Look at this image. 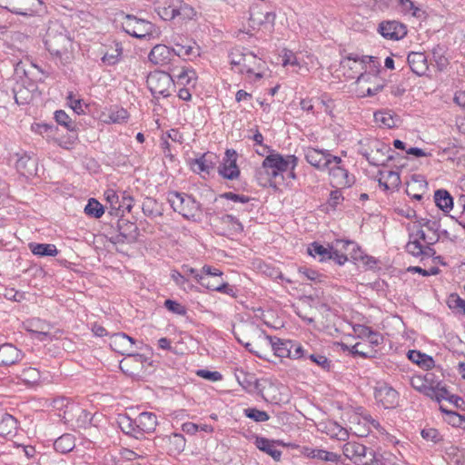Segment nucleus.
<instances>
[{"label": "nucleus", "mask_w": 465, "mask_h": 465, "mask_svg": "<svg viewBox=\"0 0 465 465\" xmlns=\"http://www.w3.org/2000/svg\"><path fill=\"white\" fill-rule=\"evenodd\" d=\"M420 241H422V239L420 238L419 235H416V232L410 233V241L406 245V251L415 257L426 253V251L420 243Z\"/></svg>", "instance_id": "obj_43"}, {"label": "nucleus", "mask_w": 465, "mask_h": 465, "mask_svg": "<svg viewBox=\"0 0 465 465\" xmlns=\"http://www.w3.org/2000/svg\"><path fill=\"white\" fill-rule=\"evenodd\" d=\"M54 407L55 409H57V410H60V411H62L63 408H65V410L64 411L63 415L59 414V416L62 417L63 419H64L65 420H70V417H68L67 415L70 412H72L74 411V409H75V406L74 404H70L69 401L66 399H64V398L54 400Z\"/></svg>", "instance_id": "obj_53"}, {"label": "nucleus", "mask_w": 465, "mask_h": 465, "mask_svg": "<svg viewBox=\"0 0 465 465\" xmlns=\"http://www.w3.org/2000/svg\"><path fill=\"white\" fill-rule=\"evenodd\" d=\"M167 200L173 210L183 218L193 222L200 220L201 203L193 195L173 191L168 193Z\"/></svg>", "instance_id": "obj_4"}, {"label": "nucleus", "mask_w": 465, "mask_h": 465, "mask_svg": "<svg viewBox=\"0 0 465 465\" xmlns=\"http://www.w3.org/2000/svg\"><path fill=\"white\" fill-rule=\"evenodd\" d=\"M236 161V152L232 149H227L223 163L218 167V173L224 179H237L240 175V169Z\"/></svg>", "instance_id": "obj_19"}, {"label": "nucleus", "mask_w": 465, "mask_h": 465, "mask_svg": "<svg viewBox=\"0 0 465 465\" xmlns=\"http://www.w3.org/2000/svg\"><path fill=\"white\" fill-rule=\"evenodd\" d=\"M173 84V80L170 73L163 71L150 73L146 79L147 87L154 97H168Z\"/></svg>", "instance_id": "obj_9"}, {"label": "nucleus", "mask_w": 465, "mask_h": 465, "mask_svg": "<svg viewBox=\"0 0 465 465\" xmlns=\"http://www.w3.org/2000/svg\"><path fill=\"white\" fill-rule=\"evenodd\" d=\"M123 29L130 35L142 39L153 33V25L145 20L127 15L123 23Z\"/></svg>", "instance_id": "obj_15"}, {"label": "nucleus", "mask_w": 465, "mask_h": 465, "mask_svg": "<svg viewBox=\"0 0 465 465\" xmlns=\"http://www.w3.org/2000/svg\"><path fill=\"white\" fill-rule=\"evenodd\" d=\"M398 4L401 6L402 12H411V15L416 17L420 15L419 13L420 12V9L417 7L411 0H398Z\"/></svg>", "instance_id": "obj_59"}, {"label": "nucleus", "mask_w": 465, "mask_h": 465, "mask_svg": "<svg viewBox=\"0 0 465 465\" xmlns=\"http://www.w3.org/2000/svg\"><path fill=\"white\" fill-rule=\"evenodd\" d=\"M123 54L122 45L115 43L114 47L108 49L102 57V63L104 65L112 66L119 63Z\"/></svg>", "instance_id": "obj_40"}, {"label": "nucleus", "mask_w": 465, "mask_h": 465, "mask_svg": "<svg viewBox=\"0 0 465 465\" xmlns=\"http://www.w3.org/2000/svg\"><path fill=\"white\" fill-rule=\"evenodd\" d=\"M148 58L150 62L159 66L173 65L175 61L173 50L165 45H156L151 50Z\"/></svg>", "instance_id": "obj_20"}, {"label": "nucleus", "mask_w": 465, "mask_h": 465, "mask_svg": "<svg viewBox=\"0 0 465 465\" xmlns=\"http://www.w3.org/2000/svg\"><path fill=\"white\" fill-rule=\"evenodd\" d=\"M395 152L387 144L375 142L370 153H364L370 164L374 166L385 165L394 158Z\"/></svg>", "instance_id": "obj_16"}, {"label": "nucleus", "mask_w": 465, "mask_h": 465, "mask_svg": "<svg viewBox=\"0 0 465 465\" xmlns=\"http://www.w3.org/2000/svg\"><path fill=\"white\" fill-rule=\"evenodd\" d=\"M308 252L312 257L319 256L321 262L331 260V247L326 248L318 242H313L308 248Z\"/></svg>", "instance_id": "obj_45"}, {"label": "nucleus", "mask_w": 465, "mask_h": 465, "mask_svg": "<svg viewBox=\"0 0 465 465\" xmlns=\"http://www.w3.org/2000/svg\"><path fill=\"white\" fill-rule=\"evenodd\" d=\"M169 450L173 453H180L185 448V438L183 434L173 433L168 437Z\"/></svg>", "instance_id": "obj_48"}, {"label": "nucleus", "mask_w": 465, "mask_h": 465, "mask_svg": "<svg viewBox=\"0 0 465 465\" xmlns=\"http://www.w3.org/2000/svg\"><path fill=\"white\" fill-rule=\"evenodd\" d=\"M408 358L413 363H416L417 365L426 369L430 370L432 367H434V360L432 357L421 353L419 351L411 350L408 352Z\"/></svg>", "instance_id": "obj_38"}, {"label": "nucleus", "mask_w": 465, "mask_h": 465, "mask_svg": "<svg viewBox=\"0 0 465 465\" xmlns=\"http://www.w3.org/2000/svg\"><path fill=\"white\" fill-rule=\"evenodd\" d=\"M164 307L168 311L172 312L174 314H178V315H185L186 314V308L175 301H173L170 299L166 300L164 302Z\"/></svg>", "instance_id": "obj_58"}, {"label": "nucleus", "mask_w": 465, "mask_h": 465, "mask_svg": "<svg viewBox=\"0 0 465 465\" xmlns=\"http://www.w3.org/2000/svg\"><path fill=\"white\" fill-rule=\"evenodd\" d=\"M343 455L356 465H368L376 456L372 450H368L363 444L348 441L342 447Z\"/></svg>", "instance_id": "obj_11"}, {"label": "nucleus", "mask_w": 465, "mask_h": 465, "mask_svg": "<svg viewBox=\"0 0 465 465\" xmlns=\"http://www.w3.org/2000/svg\"><path fill=\"white\" fill-rule=\"evenodd\" d=\"M420 434L424 440L428 441H432L434 443H437L441 440L439 431L434 428L423 429Z\"/></svg>", "instance_id": "obj_63"}, {"label": "nucleus", "mask_w": 465, "mask_h": 465, "mask_svg": "<svg viewBox=\"0 0 465 465\" xmlns=\"http://www.w3.org/2000/svg\"><path fill=\"white\" fill-rule=\"evenodd\" d=\"M427 226L425 227L430 233L426 234L423 229H417L416 235H419L420 238L422 239V242H424L428 246L426 249L428 251H432V249L430 247V245H433L440 239V223L439 220L432 219L430 222L426 223Z\"/></svg>", "instance_id": "obj_23"}, {"label": "nucleus", "mask_w": 465, "mask_h": 465, "mask_svg": "<svg viewBox=\"0 0 465 465\" xmlns=\"http://www.w3.org/2000/svg\"><path fill=\"white\" fill-rule=\"evenodd\" d=\"M247 331L261 338L262 358L264 356L263 353L268 349H271L274 355L278 357L290 358L292 341H284L275 336L267 335L264 331L260 329L258 326H251Z\"/></svg>", "instance_id": "obj_6"}, {"label": "nucleus", "mask_w": 465, "mask_h": 465, "mask_svg": "<svg viewBox=\"0 0 465 465\" xmlns=\"http://www.w3.org/2000/svg\"><path fill=\"white\" fill-rule=\"evenodd\" d=\"M240 385L249 392L256 391L258 393L261 381L256 379L253 375L243 374L242 379L237 378Z\"/></svg>", "instance_id": "obj_47"}, {"label": "nucleus", "mask_w": 465, "mask_h": 465, "mask_svg": "<svg viewBox=\"0 0 465 465\" xmlns=\"http://www.w3.org/2000/svg\"><path fill=\"white\" fill-rule=\"evenodd\" d=\"M381 35L390 40H400L407 34L406 26L398 21H384L379 25Z\"/></svg>", "instance_id": "obj_22"}, {"label": "nucleus", "mask_w": 465, "mask_h": 465, "mask_svg": "<svg viewBox=\"0 0 465 465\" xmlns=\"http://www.w3.org/2000/svg\"><path fill=\"white\" fill-rule=\"evenodd\" d=\"M411 386L419 391H422L427 395H430V391L431 390L430 387L427 386L425 381L420 376H415L411 379Z\"/></svg>", "instance_id": "obj_62"}, {"label": "nucleus", "mask_w": 465, "mask_h": 465, "mask_svg": "<svg viewBox=\"0 0 465 465\" xmlns=\"http://www.w3.org/2000/svg\"><path fill=\"white\" fill-rule=\"evenodd\" d=\"M449 306L465 314V301L458 295H451L449 299Z\"/></svg>", "instance_id": "obj_64"}, {"label": "nucleus", "mask_w": 465, "mask_h": 465, "mask_svg": "<svg viewBox=\"0 0 465 465\" xmlns=\"http://www.w3.org/2000/svg\"><path fill=\"white\" fill-rule=\"evenodd\" d=\"M15 378L23 384L31 387L38 383L41 375L36 368L25 367L15 374Z\"/></svg>", "instance_id": "obj_29"}, {"label": "nucleus", "mask_w": 465, "mask_h": 465, "mask_svg": "<svg viewBox=\"0 0 465 465\" xmlns=\"http://www.w3.org/2000/svg\"><path fill=\"white\" fill-rule=\"evenodd\" d=\"M411 71L419 76L426 74L429 64L427 56L421 52H411L407 57Z\"/></svg>", "instance_id": "obj_26"}, {"label": "nucleus", "mask_w": 465, "mask_h": 465, "mask_svg": "<svg viewBox=\"0 0 465 465\" xmlns=\"http://www.w3.org/2000/svg\"><path fill=\"white\" fill-rule=\"evenodd\" d=\"M128 118V113L124 108H115L109 112L108 119L109 122L114 124H122Z\"/></svg>", "instance_id": "obj_55"}, {"label": "nucleus", "mask_w": 465, "mask_h": 465, "mask_svg": "<svg viewBox=\"0 0 465 465\" xmlns=\"http://www.w3.org/2000/svg\"><path fill=\"white\" fill-rule=\"evenodd\" d=\"M173 53L178 57H192L198 55V47L194 42L189 41L181 35L172 36Z\"/></svg>", "instance_id": "obj_21"}, {"label": "nucleus", "mask_w": 465, "mask_h": 465, "mask_svg": "<svg viewBox=\"0 0 465 465\" xmlns=\"http://www.w3.org/2000/svg\"><path fill=\"white\" fill-rule=\"evenodd\" d=\"M306 161L320 171H325L331 164L332 155L327 150H319L313 147H308L304 151Z\"/></svg>", "instance_id": "obj_17"}, {"label": "nucleus", "mask_w": 465, "mask_h": 465, "mask_svg": "<svg viewBox=\"0 0 465 465\" xmlns=\"http://www.w3.org/2000/svg\"><path fill=\"white\" fill-rule=\"evenodd\" d=\"M142 210L149 218L161 217L163 214V205L153 197H145L142 203Z\"/></svg>", "instance_id": "obj_30"}, {"label": "nucleus", "mask_w": 465, "mask_h": 465, "mask_svg": "<svg viewBox=\"0 0 465 465\" xmlns=\"http://www.w3.org/2000/svg\"><path fill=\"white\" fill-rule=\"evenodd\" d=\"M374 120L380 126L392 128L396 125L395 119L390 112L380 111L374 114Z\"/></svg>", "instance_id": "obj_49"}, {"label": "nucleus", "mask_w": 465, "mask_h": 465, "mask_svg": "<svg viewBox=\"0 0 465 465\" xmlns=\"http://www.w3.org/2000/svg\"><path fill=\"white\" fill-rule=\"evenodd\" d=\"M154 10L165 21L177 17L191 20L196 15L194 8L183 0H158L154 3Z\"/></svg>", "instance_id": "obj_5"}, {"label": "nucleus", "mask_w": 465, "mask_h": 465, "mask_svg": "<svg viewBox=\"0 0 465 465\" xmlns=\"http://www.w3.org/2000/svg\"><path fill=\"white\" fill-rule=\"evenodd\" d=\"M84 213L91 217L100 218L104 213V209L97 200L91 198L84 207Z\"/></svg>", "instance_id": "obj_50"}, {"label": "nucleus", "mask_w": 465, "mask_h": 465, "mask_svg": "<svg viewBox=\"0 0 465 465\" xmlns=\"http://www.w3.org/2000/svg\"><path fill=\"white\" fill-rule=\"evenodd\" d=\"M104 198L110 205L111 215L122 217L125 212L130 213L133 208L134 198L126 191L107 189L104 192Z\"/></svg>", "instance_id": "obj_7"}, {"label": "nucleus", "mask_w": 465, "mask_h": 465, "mask_svg": "<svg viewBox=\"0 0 465 465\" xmlns=\"http://www.w3.org/2000/svg\"><path fill=\"white\" fill-rule=\"evenodd\" d=\"M256 446L260 450L269 454L274 460H280L282 451L275 448L274 441L266 438L257 437Z\"/></svg>", "instance_id": "obj_36"}, {"label": "nucleus", "mask_w": 465, "mask_h": 465, "mask_svg": "<svg viewBox=\"0 0 465 465\" xmlns=\"http://www.w3.org/2000/svg\"><path fill=\"white\" fill-rule=\"evenodd\" d=\"M135 420L139 437L143 433L153 432L157 425V417L153 412H142Z\"/></svg>", "instance_id": "obj_27"}, {"label": "nucleus", "mask_w": 465, "mask_h": 465, "mask_svg": "<svg viewBox=\"0 0 465 465\" xmlns=\"http://www.w3.org/2000/svg\"><path fill=\"white\" fill-rule=\"evenodd\" d=\"M78 140L76 130L70 132L67 137L57 138L55 142L57 144L66 150H71Z\"/></svg>", "instance_id": "obj_54"}, {"label": "nucleus", "mask_w": 465, "mask_h": 465, "mask_svg": "<svg viewBox=\"0 0 465 465\" xmlns=\"http://www.w3.org/2000/svg\"><path fill=\"white\" fill-rule=\"evenodd\" d=\"M171 276L176 285L179 287L183 288V290H192L193 285L189 283L188 280L186 279V275L183 272L181 273L177 271H173Z\"/></svg>", "instance_id": "obj_57"}, {"label": "nucleus", "mask_w": 465, "mask_h": 465, "mask_svg": "<svg viewBox=\"0 0 465 465\" xmlns=\"http://www.w3.org/2000/svg\"><path fill=\"white\" fill-rule=\"evenodd\" d=\"M54 119L58 124L64 126L69 132L76 130V124L71 121L69 115L64 111H55Z\"/></svg>", "instance_id": "obj_51"}, {"label": "nucleus", "mask_w": 465, "mask_h": 465, "mask_svg": "<svg viewBox=\"0 0 465 465\" xmlns=\"http://www.w3.org/2000/svg\"><path fill=\"white\" fill-rule=\"evenodd\" d=\"M431 397H434L437 401H440L442 400L450 401V396L452 395L445 387L431 388L430 391Z\"/></svg>", "instance_id": "obj_61"}, {"label": "nucleus", "mask_w": 465, "mask_h": 465, "mask_svg": "<svg viewBox=\"0 0 465 465\" xmlns=\"http://www.w3.org/2000/svg\"><path fill=\"white\" fill-rule=\"evenodd\" d=\"M243 413L247 418H249L256 422L267 421L270 419V416L266 411H260L256 408L244 409Z\"/></svg>", "instance_id": "obj_52"}, {"label": "nucleus", "mask_w": 465, "mask_h": 465, "mask_svg": "<svg viewBox=\"0 0 465 465\" xmlns=\"http://www.w3.org/2000/svg\"><path fill=\"white\" fill-rule=\"evenodd\" d=\"M229 58L235 72L242 74H253L256 80L263 77L262 73L260 72L263 63L252 52L245 48L234 47L230 52Z\"/></svg>", "instance_id": "obj_3"}, {"label": "nucleus", "mask_w": 465, "mask_h": 465, "mask_svg": "<svg viewBox=\"0 0 465 465\" xmlns=\"http://www.w3.org/2000/svg\"><path fill=\"white\" fill-rule=\"evenodd\" d=\"M17 429L16 420L10 414L5 413L0 419V436L6 438L13 436Z\"/></svg>", "instance_id": "obj_35"}, {"label": "nucleus", "mask_w": 465, "mask_h": 465, "mask_svg": "<svg viewBox=\"0 0 465 465\" xmlns=\"http://www.w3.org/2000/svg\"><path fill=\"white\" fill-rule=\"evenodd\" d=\"M285 388L278 383H274L270 380H261L258 393L262 399L272 404H280L287 401L286 396L282 392Z\"/></svg>", "instance_id": "obj_13"}, {"label": "nucleus", "mask_w": 465, "mask_h": 465, "mask_svg": "<svg viewBox=\"0 0 465 465\" xmlns=\"http://www.w3.org/2000/svg\"><path fill=\"white\" fill-rule=\"evenodd\" d=\"M23 358L20 350L10 343L0 345V366H10L15 364Z\"/></svg>", "instance_id": "obj_25"}, {"label": "nucleus", "mask_w": 465, "mask_h": 465, "mask_svg": "<svg viewBox=\"0 0 465 465\" xmlns=\"http://www.w3.org/2000/svg\"><path fill=\"white\" fill-rule=\"evenodd\" d=\"M42 5L40 0H0V6L24 16L33 15Z\"/></svg>", "instance_id": "obj_14"}, {"label": "nucleus", "mask_w": 465, "mask_h": 465, "mask_svg": "<svg viewBox=\"0 0 465 465\" xmlns=\"http://www.w3.org/2000/svg\"><path fill=\"white\" fill-rule=\"evenodd\" d=\"M125 224L130 229L128 232H118L114 236L111 237V242L114 243H130L134 242L137 239V226L134 223H125Z\"/></svg>", "instance_id": "obj_33"}, {"label": "nucleus", "mask_w": 465, "mask_h": 465, "mask_svg": "<svg viewBox=\"0 0 465 465\" xmlns=\"http://www.w3.org/2000/svg\"><path fill=\"white\" fill-rule=\"evenodd\" d=\"M213 158H216L213 154L204 153L200 158L194 160L193 166L196 168L198 172H204L209 173L210 171L214 166V162Z\"/></svg>", "instance_id": "obj_46"}, {"label": "nucleus", "mask_w": 465, "mask_h": 465, "mask_svg": "<svg viewBox=\"0 0 465 465\" xmlns=\"http://www.w3.org/2000/svg\"><path fill=\"white\" fill-rule=\"evenodd\" d=\"M331 249L336 252L347 253V257L350 255L351 259L357 261L362 259L361 251L355 242L349 240H336Z\"/></svg>", "instance_id": "obj_28"}, {"label": "nucleus", "mask_w": 465, "mask_h": 465, "mask_svg": "<svg viewBox=\"0 0 465 465\" xmlns=\"http://www.w3.org/2000/svg\"><path fill=\"white\" fill-rule=\"evenodd\" d=\"M434 201L437 207L444 213H449L453 207V198L446 190H437L434 193Z\"/></svg>", "instance_id": "obj_32"}, {"label": "nucleus", "mask_w": 465, "mask_h": 465, "mask_svg": "<svg viewBox=\"0 0 465 465\" xmlns=\"http://www.w3.org/2000/svg\"><path fill=\"white\" fill-rule=\"evenodd\" d=\"M48 52L62 64H67L74 59V45L65 32L49 28L45 40Z\"/></svg>", "instance_id": "obj_2"}, {"label": "nucleus", "mask_w": 465, "mask_h": 465, "mask_svg": "<svg viewBox=\"0 0 465 465\" xmlns=\"http://www.w3.org/2000/svg\"><path fill=\"white\" fill-rule=\"evenodd\" d=\"M317 455L319 460H323L331 463H338L339 461H341V455L325 450H320V452H317Z\"/></svg>", "instance_id": "obj_60"}, {"label": "nucleus", "mask_w": 465, "mask_h": 465, "mask_svg": "<svg viewBox=\"0 0 465 465\" xmlns=\"http://www.w3.org/2000/svg\"><path fill=\"white\" fill-rule=\"evenodd\" d=\"M296 164L295 155L282 156L280 153H271L264 158L262 166L256 170V181L262 187H275L277 183L283 180V173L290 167L292 170Z\"/></svg>", "instance_id": "obj_1"}, {"label": "nucleus", "mask_w": 465, "mask_h": 465, "mask_svg": "<svg viewBox=\"0 0 465 465\" xmlns=\"http://www.w3.org/2000/svg\"><path fill=\"white\" fill-rule=\"evenodd\" d=\"M118 425L124 433L134 436L136 439L139 438L137 428L135 426V419L133 420L128 415H120L118 418Z\"/></svg>", "instance_id": "obj_41"}, {"label": "nucleus", "mask_w": 465, "mask_h": 465, "mask_svg": "<svg viewBox=\"0 0 465 465\" xmlns=\"http://www.w3.org/2000/svg\"><path fill=\"white\" fill-rule=\"evenodd\" d=\"M14 98L19 105L28 104L33 99V89L22 83H16L13 87Z\"/></svg>", "instance_id": "obj_31"}, {"label": "nucleus", "mask_w": 465, "mask_h": 465, "mask_svg": "<svg viewBox=\"0 0 465 465\" xmlns=\"http://www.w3.org/2000/svg\"><path fill=\"white\" fill-rule=\"evenodd\" d=\"M309 359L324 371H330L331 363L326 356L319 353L310 354Z\"/></svg>", "instance_id": "obj_56"}, {"label": "nucleus", "mask_w": 465, "mask_h": 465, "mask_svg": "<svg viewBox=\"0 0 465 465\" xmlns=\"http://www.w3.org/2000/svg\"><path fill=\"white\" fill-rule=\"evenodd\" d=\"M136 341L125 334L124 332L114 333L110 338V347L114 351L126 355L130 359H134L138 363L143 364V361L145 359L143 355L139 353H134V345Z\"/></svg>", "instance_id": "obj_10"}, {"label": "nucleus", "mask_w": 465, "mask_h": 465, "mask_svg": "<svg viewBox=\"0 0 465 465\" xmlns=\"http://www.w3.org/2000/svg\"><path fill=\"white\" fill-rule=\"evenodd\" d=\"M221 199H225L228 201H231L236 204H241L243 206L242 211L243 212H251L252 210V205L250 204V201L252 200L251 197L244 195V194H237L232 192H227L223 193L219 195Z\"/></svg>", "instance_id": "obj_37"}, {"label": "nucleus", "mask_w": 465, "mask_h": 465, "mask_svg": "<svg viewBox=\"0 0 465 465\" xmlns=\"http://www.w3.org/2000/svg\"><path fill=\"white\" fill-rule=\"evenodd\" d=\"M374 397L385 409H393L399 403V393L387 383H381L375 387Z\"/></svg>", "instance_id": "obj_18"}, {"label": "nucleus", "mask_w": 465, "mask_h": 465, "mask_svg": "<svg viewBox=\"0 0 465 465\" xmlns=\"http://www.w3.org/2000/svg\"><path fill=\"white\" fill-rule=\"evenodd\" d=\"M75 447L74 436L70 433H65L55 440L54 448L57 452L65 454L70 452Z\"/></svg>", "instance_id": "obj_34"}, {"label": "nucleus", "mask_w": 465, "mask_h": 465, "mask_svg": "<svg viewBox=\"0 0 465 465\" xmlns=\"http://www.w3.org/2000/svg\"><path fill=\"white\" fill-rule=\"evenodd\" d=\"M170 74L173 76V82L176 80L179 84L194 86L197 76L194 70L187 67L172 66L170 67Z\"/></svg>", "instance_id": "obj_24"}, {"label": "nucleus", "mask_w": 465, "mask_h": 465, "mask_svg": "<svg viewBox=\"0 0 465 465\" xmlns=\"http://www.w3.org/2000/svg\"><path fill=\"white\" fill-rule=\"evenodd\" d=\"M251 326L256 325L253 323H243L238 326L237 329L233 331L234 337L248 351L262 358L261 338L247 331Z\"/></svg>", "instance_id": "obj_12"}, {"label": "nucleus", "mask_w": 465, "mask_h": 465, "mask_svg": "<svg viewBox=\"0 0 465 465\" xmlns=\"http://www.w3.org/2000/svg\"><path fill=\"white\" fill-rule=\"evenodd\" d=\"M221 223L228 227V232L231 234H238L243 232V225L242 223L232 214H224L221 217Z\"/></svg>", "instance_id": "obj_44"}, {"label": "nucleus", "mask_w": 465, "mask_h": 465, "mask_svg": "<svg viewBox=\"0 0 465 465\" xmlns=\"http://www.w3.org/2000/svg\"><path fill=\"white\" fill-rule=\"evenodd\" d=\"M372 59V56H362L360 57L357 54H350L346 57H344L341 64L343 68L349 67L350 69H353L354 67H360L361 69H363V65L371 62Z\"/></svg>", "instance_id": "obj_42"}, {"label": "nucleus", "mask_w": 465, "mask_h": 465, "mask_svg": "<svg viewBox=\"0 0 465 465\" xmlns=\"http://www.w3.org/2000/svg\"><path fill=\"white\" fill-rule=\"evenodd\" d=\"M327 170L331 178V184L334 188H349L355 182L354 176L349 173L343 161L339 156L332 158L331 164Z\"/></svg>", "instance_id": "obj_8"}, {"label": "nucleus", "mask_w": 465, "mask_h": 465, "mask_svg": "<svg viewBox=\"0 0 465 465\" xmlns=\"http://www.w3.org/2000/svg\"><path fill=\"white\" fill-rule=\"evenodd\" d=\"M30 251L37 256H55L58 253V250L54 244L52 243H29Z\"/></svg>", "instance_id": "obj_39"}]
</instances>
